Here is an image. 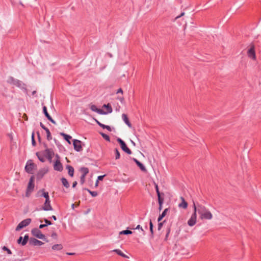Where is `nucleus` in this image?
<instances>
[{
    "label": "nucleus",
    "instance_id": "f257e3e1",
    "mask_svg": "<svg viewBox=\"0 0 261 261\" xmlns=\"http://www.w3.org/2000/svg\"><path fill=\"white\" fill-rule=\"evenodd\" d=\"M195 209H197V212L199 215V218L201 220H211L212 219V214L205 206L199 203L195 204Z\"/></svg>",
    "mask_w": 261,
    "mask_h": 261
},
{
    "label": "nucleus",
    "instance_id": "f03ea898",
    "mask_svg": "<svg viewBox=\"0 0 261 261\" xmlns=\"http://www.w3.org/2000/svg\"><path fill=\"white\" fill-rule=\"evenodd\" d=\"M8 82L11 84L17 86V87L20 89L27 90L25 84H24L22 81H19L17 79H15L12 76L9 77V79H8Z\"/></svg>",
    "mask_w": 261,
    "mask_h": 261
},
{
    "label": "nucleus",
    "instance_id": "7ed1b4c3",
    "mask_svg": "<svg viewBox=\"0 0 261 261\" xmlns=\"http://www.w3.org/2000/svg\"><path fill=\"white\" fill-rule=\"evenodd\" d=\"M193 208H194V212L192 214L191 218L188 221V224L190 226H193L196 224V220H197V209H195V203L193 201Z\"/></svg>",
    "mask_w": 261,
    "mask_h": 261
},
{
    "label": "nucleus",
    "instance_id": "20e7f679",
    "mask_svg": "<svg viewBox=\"0 0 261 261\" xmlns=\"http://www.w3.org/2000/svg\"><path fill=\"white\" fill-rule=\"evenodd\" d=\"M31 233L36 238L40 239H42L46 242H48V240L45 238V236L42 233L41 231L38 228H35L32 229L31 230Z\"/></svg>",
    "mask_w": 261,
    "mask_h": 261
},
{
    "label": "nucleus",
    "instance_id": "39448f33",
    "mask_svg": "<svg viewBox=\"0 0 261 261\" xmlns=\"http://www.w3.org/2000/svg\"><path fill=\"white\" fill-rule=\"evenodd\" d=\"M43 155L46 157L49 162L51 163L52 162V159L55 154L54 151L51 148H46L43 151H42Z\"/></svg>",
    "mask_w": 261,
    "mask_h": 261
},
{
    "label": "nucleus",
    "instance_id": "423d86ee",
    "mask_svg": "<svg viewBox=\"0 0 261 261\" xmlns=\"http://www.w3.org/2000/svg\"><path fill=\"white\" fill-rule=\"evenodd\" d=\"M32 220L30 218H27L20 222L16 228V231H19L23 228L28 226L31 222Z\"/></svg>",
    "mask_w": 261,
    "mask_h": 261
},
{
    "label": "nucleus",
    "instance_id": "0eeeda50",
    "mask_svg": "<svg viewBox=\"0 0 261 261\" xmlns=\"http://www.w3.org/2000/svg\"><path fill=\"white\" fill-rule=\"evenodd\" d=\"M117 142L120 144L121 149L128 154H132V151L127 147L126 143L120 138L117 139Z\"/></svg>",
    "mask_w": 261,
    "mask_h": 261
},
{
    "label": "nucleus",
    "instance_id": "6e6552de",
    "mask_svg": "<svg viewBox=\"0 0 261 261\" xmlns=\"http://www.w3.org/2000/svg\"><path fill=\"white\" fill-rule=\"evenodd\" d=\"M35 164L33 162L32 160H29L27 162L26 165L25 166V171L30 174H32L33 169L35 167Z\"/></svg>",
    "mask_w": 261,
    "mask_h": 261
},
{
    "label": "nucleus",
    "instance_id": "1a4fd4ad",
    "mask_svg": "<svg viewBox=\"0 0 261 261\" xmlns=\"http://www.w3.org/2000/svg\"><path fill=\"white\" fill-rule=\"evenodd\" d=\"M82 142L80 140L74 139L73 140V145L74 146V149L76 151H81L82 150Z\"/></svg>",
    "mask_w": 261,
    "mask_h": 261
},
{
    "label": "nucleus",
    "instance_id": "9d476101",
    "mask_svg": "<svg viewBox=\"0 0 261 261\" xmlns=\"http://www.w3.org/2000/svg\"><path fill=\"white\" fill-rule=\"evenodd\" d=\"M41 210H43L45 211H52L53 208L50 204V200L49 199H45V202L44 203L43 206L41 208Z\"/></svg>",
    "mask_w": 261,
    "mask_h": 261
},
{
    "label": "nucleus",
    "instance_id": "9b49d317",
    "mask_svg": "<svg viewBox=\"0 0 261 261\" xmlns=\"http://www.w3.org/2000/svg\"><path fill=\"white\" fill-rule=\"evenodd\" d=\"M54 169L55 170L58 171H62L63 170V165L60 160H56V161L54 162Z\"/></svg>",
    "mask_w": 261,
    "mask_h": 261
},
{
    "label": "nucleus",
    "instance_id": "f8f14e48",
    "mask_svg": "<svg viewBox=\"0 0 261 261\" xmlns=\"http://www.w3.org/2000/svg\"><path fill=\"white\" fill-rule=\"evenodd\" d=\"M247 55L248 56L253 59L255 60L256 59V56H255V53L254 50V46L252 45L248 50L247 51Z\"/></svg>",
    "mask_w": 261,
    "mask_h": 261
},
{
    "label": "nucleus",
    "instance_id": "ddd939ff",
    "mask_svg": "<svg viewBox=\"0 0 261 261\" xmlns=\"http://www.w3.org/2000/svg\"><path fill=\"white\" fill-rule=\"evenodd\" d=\"M29 244L34 246H41L43 244V243L35 238H31L29 240Z\"/></svg>",
    "mask_w": 261,
    "mask_h": 261
},
{
    "label": "nucleus",
    "instance_id": "4468645a",
    "mask_svg": "<svg viewBox=\"0 0 261 261\" xmlns=\"http://www.w3.org/2000/svg\"><path fill=\"white\" fill-rule=\"evenodd\" d=\"M43 112L44 114L45 115V116H46V117L47 118L48 120H49L53 123L56 124V122L55 121V120L52 119L51 116L49 115V114L47 112V108L45 106H44L43 107Z\"/></svg>",
    "mask_w": 261,
    "mask_h": 261
},
{
    "label": "nucleus",
    "instance_id": "2eb2a0df",
    "mask_svg": "<svg viewBox=\"0 0 261 261\" xmlns=\"http://www.w3.org/2000/svg\"><path fill=\"white\" fill-rule=\"evenodd\" d=\"M34 188V184L29 183L27 189V192L25 193L27 197H29L31 193L33 191Z\"/></svg>",
    "mask_w": 261,
    "mask_h": 261
},
{
    "label": "nucleus",
    "instance_id": "dca6fc26",
    "mask_svg": "<svg viewBox=\"0 0 261 261\" xmlns=\"http://www.w3.org/2000/svg\"><path fill=\"white\" fill-rule=\"evenodd\" d=\"M181 202L178 204V206L180 208L186 209L188 207V203L186 201L183 197H180Z\"/></svg>",
    "mask_w": 261,
    "mask_h": 261
},
{
    "label": "nucleus",
    "instance_id": "f3484780",
    "mask_svg": "<svg viewBox=\"0 0 261 261\" xmlns=\"http://www.w3.org/2000/svg\"><path fill=\"white\" fill-rule=\"evenodd\" d=\"M133 160L136 163V164L138 165V166L140 168V169L142 171H146V169L145 167V166L143 165V164H142L141 162H140L138 160H137L135 158H133Z\"/></svg>",
    "mask_w": 261,
    "mask_h": 261
},
{
    "label": "nucleus",
    "instance_id": "a211bd4d",
    "mask_svg": "<svg viewBox=\"0 0 261 261\" xmlns=\"http://www.w3.org/2000/svg\"><path fill=\"white\" fill-rule=\"evenodd\" d=\"M122 118L123 119V120L124 121V122H125V123L129 127H132V124L130 123V122H129V120H128V118L127 117V115H126L125 114H123L122 115Z\"/></svg>",
    "mask_w": 261,
    "mask_h": 261
},
{
    "label": "nucleus",
    "instance_id": "6ab92c4d",
    "mask_svg": "<svg viewBox=\"0 0 261 261\" xmlns=\"http://www.w3.org/2000/svg\"><path fill=\"white\" fill-rule=\"evenodd\" d=\"M95 121L97 123V124L99 126H100L101 127H102V128L103 129H107V130H108L109 131L111 132L112 130L111 129V128L110 126L109 125H105L101 123H100V122H99L98 120H95Z\"/></svg>",
    "mask_w": 261,
    "mask_h": 261
},
{
    "label": "nucleus",
    "instance_id": "aec40b11",
    "mask_svg": "<svg viewBox=\"0 0 261 261\" xmlns=\"http://www.w3.org/2000/svg\"><path fill=\"white\" fill-rule=\"evenodd\" d=\"M36 154L40 162L43 163L45 162V156L44 155H43L42 152H36Z\"/></svg>",
    "mask_w": 261,
    "mask_h": 261
},
{
    "label": "nucleus",
    "instance_id": "412c9836",
    "mask_svg": "<svg viewBox=\"0 0 261 261\" xmlns=\"http://www.w3.org/2000/svg\"><path fill=\"white\" fill-rule=\"evenodd\" d=\"M112 252H114L116 253L118 255L124 257L128 258V256L125 254H124L119 249H114L112 251Z\"/></svg>",
    "mask_w": 261,
    "mask_h": 261
},
{
    "label": "nucleus",
    "instance_id": "4be33fe9",
    "mask_svg": "<svg viewBox=\"0 0 261 261\" xmlns=\"http://www.w3.org/2000/svg\"><path fill=\"white\" fill-rule=\"evenodd\" d=\"M46 171L45 170H40L37 173L36 175V177L38 179H40L43 177L44 175L46 173Z\"/></svg>",
    "mask_w": 261,
    "mask_h": 261
},
{
    "label": "nucleus",
    "instance_id": "5701e85b",
    "mask_svg": "<svg viewBox=\"0 0 261 261\" xmlns=\"http://www.w3.org/2000/svg\"><path fill=\"white\" fill-rule=\"evenodd\" d=\"M38 193H42L41 196L44 197L45 199H49L48 193L47 192H45L44 189H43L39 190Z\"/></svg>",
    "mask_w": 261,
    "mask_h": 261
},
{
    "label": "nucleus",
    "instance_id": "b1692460",
    "mask_svg": "<svg viewBox=\"0 0 261 261\" xmlns=\"http://www.w3.org/2000/svg\"><path fill=\"white\" fill-rule=\"evenodd\" d=\"M66 168L68 170L69 175L72 177L74 174V168L70 165H67Z\"/></svg>",
    "mask_w": 261,
    "mask_h": 261
},
{
    "label": "nucleus",
    "instance_id": "393cba45",
    "mask_svg": "<svg viewBox=\"0 0 261 261\" xmlns=\"http://www.w3.org/2000/svg\"><path fill=\"white\" fill-rule=\"evenodd\" d=\"M60 135L64 137V139L66 141H67V142L69 144H71V142H70V140L71 139V137L70 135H67L64 133H61Z\"/></svg>",
    "mask_w": 261,
    "mask_h": 261
},
{
    "label": "nucleus",
    "instance_id": "a878e982",
    "mask_svg": "<svg viewBox=\"0 0 261 261\" xmlns=\"http://www.w3.org/2000/svg\"><path fill=\"white\" fill-rule=\"evenodd\" d=\"M168 208H165L164 211L162 212V214H161L158 219V222H160L162 219L166 216V214H167V212L168 211Z\"/></svg>",
    "mask_w": 261,
    "mask_h": 261
},
{
    "label": "nucleus",
    "instance_id": "bb28decb",
    "mask_svg": "<svg viewBox=\"0 0 261 261\" xmlns=\"http://www.w3.org/2000/svg\"><path fill=\"white\" fill-rule=\"evenodd\" d=\"M61 180L62 181V183L63 184V185L66 187V188H68L69 187L70 185H69V184L68 181V180L64 177H62L61 179Z\"/></svg>",
    "mask_w": 261,
    "mask_h": 261
},
{
    "label": "nucleus",
    "instance_id": "cd10ccee",
    "mask_svg": "<svg viewBox=\"0 0 261 261\" xmlns=\"http://www.w3.org/2000/svg\"><path fill=\"white\" fill-rule=\"evenodd\" d=\"M63 249L62 244H55L52 246V249L54 250H61Z\"/></svg>",
    "mask_w": 261,
    "mask_h": 261
},
{
    "label": "nucleus",
    "instance_id": "c85d7f7f",
    "mask_svg": "<svg viewBox=\"0 0 261 261\" xmlns=\"http://www.w3.org/2000/svg\"><path fill=\"white\" fill-rule=\"evenodd\" d=\"M80 171L82 173V175H84L85 176L89 173V169L87 167H82L80 169Z\"/></svg>",
    "mask_w": 261,
    "mask_h": 261
},
{
    "label": "nucleus",
    "instance_id": "c756f323",
    "mask_svg": "<svg viewBox=\"0 0 261 261\" xmlns=\"http://www.w3.org/2000/svg\"><path fill=\"white\" fill-rule=\"evenodd\" d=\"M103 108H105L107 109V113H111L113 111L112 108L111 107V106L110 103H108L107 105H104L103 106Z\"/></svg>",
    "mask_w": 261,
    "mask_h": 261
},
{
    "label": "nucleus",
    "instance_id": "7c9ffc66",
    "mask_svg": "<svg viewBox=\"0 0 261 261\" xmlns=\"http://www.w3.org/2000/svg\"><path fill=\"white\" fill-rule=\"evenodd\" d=\"M29 237L28 236V234H25L23 239V240L22 241V246H24L25 245H26V244L27 243V242L29 241Z\"/></svg>",
    "mask_w": 261,
    "mask_h": 261
},
{
    "label": "nucleus",
    "instance_id": "2f4dec72",
    "mask_svg": "<svg viewBox=\"0 0 261 261\" xmlns=\"http://www.w3.org/2000/svg\"><path fill=\"white\" fill-rule=\"evenodd\" d=\"M45 131L46 132V134H47V139L48 141L52 139V138H51V134H50V132L49 130V129L46 128V129H45Z\"/></svg>",
    "mask_w": 261,
    "mask_h": 261
},
{
    "label": "nucleus",
    "instance_id": "473e14b6",
    "mask_svg": "<svg viewBox=\"0 0 261 261\" xmlns=\"http://www.w3.org/2000/svg\"><path fill=\"white\" fill-rule=\"evenodd\" d=\"M84 190H87L91 195L92 197H96L98 195L97 192L96 191H91L90 190L86 188L84 189Z\"/></svg>",
    "mask_w": 261,
    "mask_h": 261
},
{
    "label": "nucleus",
    "instance_id": "72a5a7b5",
    "mask_svg": "<svg viewBox=\"0 0 261 261\" xmlns=\"http://www.w3.org/2000/svg\"><path fill=\"white\" fill-rule=\"evenodd\" d=\"M153 224H152L151 220H150V222H149V229H150V231L151 232V237H153Z\"/></svg>",
    "mask_w": 261,
    "mask_h": 261
},
{
    "label": "nucleus",
    "instance_id": "f704fd0d",
    "mask_svg": "<svg viewBox=\"0 0 261 261\" xmlns=\"http://www.w3.org/2000/svg\"><path fill=\"white\" fill-rule=\"evenodd\" d=\"M133 232L132 231L130 230H122L121 231H120L119 232V234H132Z\"/></svg>",
    "mask_w": 261,
    "mask_h": 261
},
{
    "label": "nucleus",
    "instance_id": "c9c22d12",
    "mask_svg": "<svg viewBox=\"0 0 261 261\" xmlns=\"http://www.w3.org/2000/svg\"><path fill=\"white\" fill-rule=\"evenodd\" d=\"M158 201H159V209L160 211H161L162 208V204L164 202V199H163V198H158Z\"/></svg>",
    "mask_w": 261,
    "mask_h": 261
},
{
    "label": "nucleus",
    "instance_id": "e433bc0d",
    "mask_svg": "<svg viewBox=\"0 0 261 261\" xmlns=\"http://www.w3.org/2000/svg\"><path fill=\"white\" fill-rule=\"evenodd\" d=\"M31 140H32V144L33 146H35L36 144V141L35 140V134L34 132H33L31 135Z\"/></svg>",
    "mask_w": 261,
    "mask_h": 261
},
{
    "label": "nucleus",
    "instance_id": "4c0bfd02",
    "mask_svg": "<svg viewBox=\"0 0 261 261\" xmlns=\"http://www.w3.org/2000/svg\"><path fill=\"white\" fill-rule=\"evenodd\" d=\"M155 191H156L157 195H158V198H161V194H160V192L159 191L158 186L157 184H155Z\"/></svg>",
    "mask_w": 261,
    "mask_h": 261
},
{
    "label": "nucleus",
    "instance_id": "58836bf2",
    "mask_svg": "<svg viewBox=\"0 0 261 261\" xmlns=\"http://www.w3.org/2000/svg\"><path fill=\"white\" fill-rule=\"evenodd\" d=\"M100 135L102 136V137L105 139L107 141H110V137L109 136L107 135V134H105L104 133H100Z\"/></svg>",
    "mask_w": 261,
    "mask_h": 261
},
{
    "label": "nucleus",
    "instance_id": "ea45409f",
    "mask_svg": "<svg viewBox=\"0 0 261 261\" xmlns=\"http://www.w3.org/2000/svg\"><path fill=\"white\" fill-rule=\"evenodd\" d=\"M115 159L116 160L120 158V153L118 150V149L117 148H115Z\"/></svg>",
    "mask_w": 261,
    "mask_h": 261
},
{
    "label": "nucleus",
    "instance_id": "a19ab883",
    "mask_svg": "<svg viewBox=\"0 0 261 261\" xmlns=\"http://www.w3.org/2000/svg\"><path fill=\"white\" fill-rule=\"evenodd\" d=\"M90 109L92 111L95 112L96 113H97V110H98V108L96 107V106L95 105H94L91 106Z\"/></svg>",
    "mask_w": 261,
    "mask_h": 261
},
{
    "label": "nucleus",
    "instance_id": "79ce46f5",
    "mask_svg": "<svg viewBox=\"0 0 261 261\" xmlns=\"http://www.w3.org/2000/svg\"><path fill=\"white\" fill-rule=\"evenodd\" d=\"M97 113L99 114H102V115H106V114H108V113L107 112H105V111H104L100 109H98Z\"/></svg>",
    "mask_w": 261,
    "mask_h": 261
},
{
    "label": "nucleus",
    "instance_id": "37998d69",
    "mask_svg": "<svg viewBox=\"0 0 261 261\" xmlns=\"http://www.w3.org/2000/svg\"><path fill=\"white\" fill-rule=\"evenodd\" d=\"M2 249L3 250L6 251L7 252L8 254H12V251L8 248H7L6 246H4L2 248Z\"/></svg>",
    "mask_w": 261,
    "mask_h": 261
},
{
    "label": "nucleus",
    "instance_id": "c03bdc74",
    "mask_svg": "<svg viewBox=\"0 0 261 261\" xmlns=\"http://www.w3.org/2000/svg\"><path fill=\"white\" fill-rule=\"evenodd\" d=\"M85 176L84 175H82L80 177V182L82 185H83L85 181Z\"/></svg>",
    "mask_w": 261,
    "mask_h": 261
},
{
    "label": "nucleus",
    "instance_id": "a18cd8bd",
    "mask_svg": "<svg viewBox=\"0 0 261 261\" xmlns=\"http://www.w3.org/2000/svg\"><path fill=\"white\" fill-rule=\"evenodd\" d=\"M44 221L45 222V224L46 225V226L52 224V223L51 222V221H49L48 220H47L46 219H44Z\"/></svg>",
    "mask_w": 261,
    "mask_h": 261
},
{
    "label": "nucleus",
    "instance_id": "49530a36",
    "mask_svg": "<svg viewBox=\"0 0 261 261\" xmlns=\"http://www.w3.org/2000/svg\"><path fill=\"white\" fill-rule=\"evenodd\" d=\"M22 240H23L22 237H20L18 238V239L17 240V242L18 244H21L22 245Z\"/></svg>",
    "mask_w": 261,
    "mask_h": 261
},
{
    "label": "nucleus",
    "instance_id": "de8ad7c7",
    "mask_svg": "<svg viewBox=\"0 0 261 261\" xmlns=\"http://www.w3.org/2000/svg\"><path fill=\"white\" fill-rule=\"evenodd\" d=\"M159 224H158V230H161V229L162 228V226H163V222H159Z\"/></svg>",
    "mask_w": 261,
    "mask_h": 261
},
{
    "label": "nucleus",
    "instance_id": "09e8293b",
    "mask_svg": "<svg viewBox=\"0 0 261 261\" xmlns=\"http://www.w3.org/2000/svg\"><path fill=\"white\" fill-rule=\"evenodd\" d=\"M51 237L55 239H57V234L56 232H53L51 234Z\"/></svg>",
    "mask_w": 261,
    "mask_h": 261
},
{
    "label": "nucleus",
    "instance_id": "8fccbe9b",
    "mask_svg": "<svg viewBox=\"0 0 261 261\" xmlns=\"http://www.w3.org/2000/svg\"><path fill=\"white\" fill-rule=\"evenodd\" d=\"M136 229H140L143 232H144L143 229L140 225H137Z\"/></svg>",
    "mask_w": 261,
    "mask_h": 261
},
{
    "label": "nucleus",
    "instance_id": "3c124183",
    "mask_svg": "<svg viewBox=\"0 0 261 261\" xmlns=\"http://www.w3.org/2000/svg\"><path fill=\"white\" fill-rule=\"evenodd\" d=\"M105 175H100L98 176L97 180H101L103 178V177Z\"/></svg>",
    "mask_w": 261,
    "mask_h": 261
},
{
    "label": "nucleus",
    "instance_id": "603ef678",
    "mask_svg": "<svg viewBox=\"0 0 261 261\" xmlns=\"http://www.w3.org/2000/svg\"><path fill=\"white\" fill-rule=\"evenodd\" d=\"M40 126L42 127V128H43L44 130H45V129L46 128H47V127H46L44 124L42 123V122H40Z\"/></svg>",
    "mask_w": 261,
    "mask_h": 261
},
{
    "label": "nucleus",
    "instance_id": "864d4df0",
    "mask_svg": "<svg viewBox=\"0 0 261 261\" xmlns=\"http://www.w3.org/2000/svg\"><path fill=\"white\" fill-rule=\"evenodd\" d=\"M33 181H34V177H33V176H32V177L30 178V180H29V183L34 184V183H33Z\"/></svg>",
    "mask_w": 261,
    "mask_h": 261
},
{
    "label": "nucleus",
    "instance_id": "5fc2aeb1",
    "mask_svg": "<svg viewBox=\"0 0 261 261\" xmlns=\"http://www.w3.org/2000/svg\"><path fill=\"white\" fill-rule=\"evenodd\" d=\"M46 226V225H45V224H40L39 225V227L40 229H42V228H43L44 227H45Z\"/></svg>",
    "mask_w": 261,
    "mask_h": 261
},
{
    "label": "nucleus",
    "instance_id": "6e6d98bb",
    "mask_svg": "<svg viewBox=\"0 0 261 261\" xmlns=\"http://www.w3.org/2000/svg\"><path fill=\"white\" fill-rule=\"evenodd\" d=\"M77 181H75L73 182L72 184V187L73 188H75L76 187V186L77 185Z\"/></svg>",
    "mask_w": 261,
    "mask_h": 261
},
{
    "label": "nucleus",
    "instance_id": "4d7b16f0",
    "mask_svg": "<svg viewBox=\"0 0 261 261\" xmlns=\"http://www.w3.org/2000/svg\"><path fill=\"white\" fill-rule=\"evenodd\" d=\"M123 93V91H122V89L121 88H119L117 92V93Z\"/></svg>",
    "mask_w": 261,
    "mask_h": 261
},
{
    "label": "nucleus",
    "instance_id": "13d9d810",
    "mask_svg": "<svg viewBox=\"0 0 261 261\" xmlns=\"http://www.w3.org/2000/svg\"><path fill=\"white\" fill-rule=\"evenodd\" d=\"M184 14H185V13H184V12H182V13H181V14H180V15H179V16H177V17H176V18H178L180 17L181 16H184Z\"/></svg>",
    "mask_w": 261,
    "mask_h": 261
},
{
    "label": "nucleus",
    "instance_id": "bf43d9fd",
    "mask_svg": "<svg viewBox=\"0 0 261 261\" xmlns=\"http://www.w3.org/2000/svg\"><path fill=\"white\" fill-rule=\"evenodd\" d=\"M51 218H53L55 221L57 220V217L55 216H52Z\"/></svg>",
    "mask_w": 261,
    "mask_h": 261
},
{
    "label": "nucleus",
    "instance_id": "052dcab7",
    "mask_svg": "<svg viewBox=\"0 0 261 261\" xmlns=\"http://www.w3.org/2000/svg\"><path fill=\"white\" fill-rule=\"evenodd\" d=\"M56 158H57V160H60V156L58 154L56 155Z\"/></svg>",
    "mask_w": 261,
    "mask_h": 261
},
{
    "label": "nucleus",
    "instance_id": "680f3d73",
    "mask_svg": "<svg viewBox=\"0 0 261 261\" xmlns=\"http://www.w3.org/2000/svg\"><path fill=\"white\" fill-rule=\"evenodd\" d=\"M74 254H75L74 253H67V254L69 255H74Z\"/></svg>",
    "mask_w": 261,
    "mask_h": 261
},
{
    "label": "nucleus",
    "instance_id": "e2e57ef3",
    "mask_svg": "<svg viewBox=\"0 0 261 261\" xmlns=\"http://www.w3.org/2000/svg\"><path fill=\"white\" fill-rule=\"evenodd\" d=\"M37 135H38V139L40 141V134L38 132L37 133Z\"/></svg>",
    "mask_w": 261,
    "mask_h": 261
},
{
    "label": "nucleus",
    "instance_id": "0e129e2a",
    "mask_svg": "<svg viewBox=\"0 0 261 261\" xmlns=\"http://www.w3.org/2000/svg\"><path fill=\"white\" fill-rule=\"evenodd\" d=\"M36 93V91H34L32 92V95H35V94Z\"/></svg>",
    "mask_w": 261,
    "mask_h": 261
},
{
    "label": "nucleus",
    "instance_id": "69168bd1",
    "mask_svg": "<svg viewBox=\"0 0 261 261\" xmlns=\"http://www.w3.org/2000/svg\"><path fill=\"white\" fill-rule=\"evenodd\" d=\"M98 180H97L96 182V184H95V186H97L98 185Z\"/></svg>",
    "mask_w": 261,
    "mask_h": 261
},
{
    "label": "nucleus",
    "instance_id": "338daca9",
    "mask_svg": "<svg viewBox=\"0 0 261 261\" xmlns=\"http://www.w3.org/2000/svg\"><path fill=\"white\" fill-rule=\"evenodd\" d=\"M119 99L121 101H122L123 99V97H121V98H119Z\"/></svg>",
    "mask_w": 261,
    "mask_h": 261
},
{
    "label": "nucleus",
    "instance_id": "774afa93",
    "mask_svg": "<svg viewBox=\"0 0 261 261\" xmlns=\"http://www.w3.org/2000/svg\"><path fill=\"white\" fill-rule=\"evenodd\" d=\"M132 143L135 145V143L133 141H132Z\"/></svg>",
    "mask_w": 261,
    "mask_h": 261
}]
</instances>
